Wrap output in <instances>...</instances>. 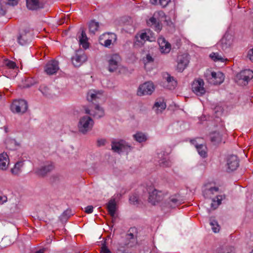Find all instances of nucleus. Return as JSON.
<instances>
[{
	"label": "nucleus",
	"mask_w": 253,
	"mask_h": 253,
	"mask_svg": "<svg viewBox=\"0 0 253 253\" xmlns=\"http://www.w3.org/2000/svg\"><path fill=\"white\" fill-rule=\"evenodd\" d=\"M93 124L94 121L91 117L84 116L80 118L78 123L79 131L83 134H85L92 128Z\"/></svg>",
	"instance_id": "obj_1"
},
{
	"label": "nucleus",
	"mask_w": 253,
	"mask_h": 253,
	"mask_svg": "<svg viewBox=\"0 0 253 253\" xmlns=\"http://www.w3.org/2000/svg\"><path fill=\"white\" fill-rule=\"evenodd\" d=\"M131 148V146L123 139H114L111 141V150L118 154L128 150H130Z\"/></svg>",
	"instance_id": "obj_2"
},
{
	"label": "nucleus",
	"mask_w": 253,
	"mask_h": 253,
	"mask_svg": "<svg viewBox=\"0 0 253 253\" xmlns=\"http://www.w3.org/2000/svg\"><path fill=\"white\" fill-rule=\"evenodd\" d=\"M28 108L27 102L24 99L14 100L11 105V110L12 112L18 114L25 113Z\"/></svg>",
	"instance_id": "obj_3"
},
{
	"label": "nucleus",
	"mask_w": 253,
	"mask_h": 253,
	"mask_svg": "<svg viewBox=\"0 0 253 253\" xmlns=\"http://www.w3.org/2000/svg\"><path fill=\"white\" fill-rule=\"evenodd\" d=\"M84 108L85 114L89 115L94 118L100 119L105 116L104 109L101 107L98 104L94 103V108L91 107L90 109L86 107H84Z\"/></svg>",
	"instance_id": "obj_4"
},
{
	"label": "nucleus",
	"mask_w": 253,
	"mask_h": 253,
	"mask_svg": "<svg viewBox=\"0 0 253 253\" xmlns=\"http://www.w3.org/2000/svg\"><path fill=\"white\" fill-rule=\"evenodd\" d=\"M154 90V86L152 82H147L140 84L137 91V95L143 96L151 95Z\"/></svg>",
	"instance_id": "obj_5"
},
{
	"label": "nucleus",
	"mask_w": 253,
	"mask_h": 253,
	"mask_svg": "<svg viewBox=\"0 0 253 253\" xmlns=\"http://www.w3.org/2000/svg\"><path fill=\"white\" fill-rule=\"evenodd\" d=\"M233 37L229 33H225L222 38L220 40L218 44L224 51L229 50L232 46Z\"/></svg>",
	"instance_id": "obj_6"
},
{
	"label": "nucleus",
	"mask_w": 253,
	"mask_h": 253,
	"mask_svg": "<svg viewBox=\"0 0 253 253\" xmlns=\"http://www.w3.org/2000/svg\"><path fill=\"white\" fill-rule=\"evenodd\" d=\"M153 187H149L147 190L149 193L148 201L152 205H155L157 203L160 202L163 199L162 193L161 191H159L156 189H153Z\"/></svg>",
	"instance_id": "obj_7"
},
{
	"label": "nucleus",
	"mask_w": 253,
	"mask_h": 253,
	"mask_svg": "<svg viewBox=\"0 0 253 253\" xmlns=\"http://www.w3.org/2000/svg\"><path fill=\"white\" fill-rule=\"evenodd\" d=\"M204 82L201 79L195 80L192 84L193 92L198 96H203L206 93V89L204 87Z\"/></svg>",
	"instance_id": "obj_8"
},
{
	"label": "nucleus",
	"mask_w": 253,
	"mask_h": 253,
	"mask_svg": "<svg viewBox=\"0 0 253 253\" xmlns=\"http://www.w3.org/2000/svg\"><path fill=\"white\" fill-rule=\"evenodd\" d=\"M227 172H231L236 170L239 166V160L236 155H230L226 158Z\"/></svg>",
	"instance_id": "obj_9"
},
{
	"label": "nucleus",
	"mask_w": 253,
	"mask_h": 253,
	"mask_svg": "<svg viewBox=\"0 0 253 253\" xmlns=\"http://www.w3.org/2000/svg\"><path fill=\"white\" fill-rule=\"evenodd\" d=\"M112 39L114 41L117 40V35L114 33H104L99 38V41L100 44L105 47H109L112 43Z\"/></svg>",
	"instance_id": "obj_10"
},
{
	"label": "nucleus",
	"mask_w": 253,
	"mask_h": 253,
	"mask_svg": "<svg viewBox=\"0 0 253 253\" xmlns=\"http://www.w3.org/2000/svg\"><path fill=\"white\" fill-rule=\"evenodd\" d=\"M121 61V57L118 54H114L109 57L108 71L110 72H114L116 71L119 67V64Z\"/></svg>",
	"instance_id": "obj_11"
},
{
	"label": "nucleus",
	"mask_w": 253,
	"mask_h": 253,
	"mask_svg": "<svg viewBox=\"0 0 253 253\" xmlns=\"http://www.w3.org/2000/svg\"><path fill=\"white\" fill-rule=\"evenodd\" d=\"M253 78V71L250 69L242 70L236 75V79L239 82L242 81V83L245 85L249 81Z\"/></svg>",
	"instance_id": "obj_12"
},
{
	"label": "nucleus",
	"mask_w": 253,
	"mask_h": 253,
	"mask_svg": "<svg viewBox=\"0 0 253 253\" xmlns=\"http://www.w3.org/2000/svg\"><path fill=\"white\" fill-rule=\"evenodd\" d=\"M189 62V55L183 54L177 57V70L179 72H182L187 67Z\"/></svg>",
	"instance_id": "obj_13"
},
{
	"label": "nucleus",
	"mask_w": 253,
	"mask_h": 253,
	"mask_svg": "<svg viewBox=\"0 0 253 253\" xmlns=\"http://www.w3.org/2000/svg\"><path fill=\"white\" fill-rule=\"evenodd\" d=\"M59 69V63L55 60L48 61L44 67V72L49 75L55 74Z\"/></svg>",
	"instance_id": "obj_14"
},
{
	"label": "nucleus",
	"mask_w": 253,
	"mask_h": 253,
	"mask_svg": "<svg viewBox=\"0 0 253 253\" xmlns=\"http://www.w3.org/2000/svg\"><path fill=\"white\" fill-rule=\"evenodd\" d=\"M54 169V166L51 162H47L44 165L42 166L41 168L38 169L35 173L41 177L45 176L47 173L51 172Z\"/></svg>",
	"instance_id": "obj_15"
},
{
	"label": "nucleus",
	"mask_w": 253,
	"mask_h": 253,
	"mask_svg": "<svg viewBox=\"0 0 253 253\" xmlns=\"http://www.w3.org/2000/svg\"><path fill=\"white\" fill-rule=\"evenodd\" d=\"M26 6L30 10H38L44 6L42 0H26Z\"/></svg>",
	"instance_id": "obj_16"
},
{
	"label": "nucleus",
	"mask_w": 253,
	"mask_h": 253,
	"mask_svg": "<svg viewBox=\"0 0 253 253\" xmlns=\"http://www.w3.org/2000/svg\"><path fill=\"white\" fill-rule=\"evenodd\" d=\"M78 52L77 51L75 55L71 58L72 64L75 67L81 66L87 60V57L84 54H79Z\"/></svg>",
	"instance_id": "obj_17"
},
{
	"label": "nucleus",
	"mask_w": 253,
	"mask_h": 253,
	"mask_svg": "<svg viewBox=\"0 0 253 253\" xmlns=\"http://www.w3.org/2000/svg\"><path fill=\"white\" fill-rule=\"evenodd\" d=\"M158 42L162 53H168L169 52L171 49V45L164 37L159 38Z\"/></svg>",
	"instance_id": "obj_18"
},
{
	"label": "nucleus",
	"mask_w": 253,
	"mask_h": 253,
	"mask_svg": "<svg viewBox=\"0 0 253 253\" xmlns=\"http://www.w3.org/2000/svg\"><path fill=\"white\" fill-rule=\"evenodd\" d=\"M80 31L81 32V35L79 36L80 44L82 45L83 47L86 49L89 47L88 38L84 28H80Z\"/></svg>",
	"instance_id": "obj_19"
},
{
	"label": "nucleus",
	"mask_w": 253,
	"mask_h": 253,
	"mask_svg": "<svg viewBox=\"0 0 253 253\" xmlns=\"http://www.w3.org/2000/svg\"><path fill=\"white\" fill-rule=\"evenodd\" d=\"M153 33H152V32L150 31V30H148V32H145L141 33L140 34H137L135 36V38L137 39V42H139L138 38H139L141 40L143 41H153L155 40V38L153 37L152 35Z\"/></svg>",
	"instance_id": "obj_20"
},
{
	"label": "nucleus",
	"mask_w": 253,
	"mask_h": 253,
	"mask_svg": "<svg viewBox=\"0 0 253 253\" xmlns=\"http://www.w3.org/2000/svg\"><path fill=\"white\" fill-rule=\"evenodd\" d=\"M137 229L135 227H131L127 231V233L126 235L127 240H129L132 243L137 242Z\"/></svg>",
	"instance_id": "obj_21"
},
{
	"label": "nucleus",
	"mask_w": 253,
	"mask_h": 253,
	"mask_svg": "<svg viewBox=\"0 0 253 253\" xmlns=\"http://www.w3.org/2000/svg\"><path fill=\"white\" fill-rule=\"evenodd\" d=\"M210 139L211 142L213 145H217L221 142L222 140V135L218 131H212L210 134Z\"/></svg>",
	"instance_id": "obj_22"
},
{
	"label": "nucleus",
	"mask_w": 253,
	"mask_h": 253,
	"mask_svg": "<svg viewBox=\"0 0 253 253\" xmlns=\"http://www.w3.org/2000/svg\"><path fill=\"white\" fill-rule=\"evenodd\" d=\"M211 79H213V84H220L224 81V74L218 72L216 73L215 72H212L211 73Z\"/></svg>",
	"instance_id": "obj_23"
},
{
	"label": "nucleus",
	"mask_w": 253,
	"mask_h": 253,
	"mask_svg": "<svg viewBox=\"0 0 253 253\" xmlns=\"http://www.w3.org/2000/svg\"><path fill=\"white\" fill-rule=\"evenodd\" d=\"M9 164V158L6 153L0 154V169L5 170Z\"/></svg>",
	"instance_id": "obj_24"
},
{
	"label": "nucleus",
	"mask_w": 253,
	"mask_h": 253,
	"mask_svg": "<svg viewBox=\"0 0 253 253\" xmlns=\"http://www.w3.org/2000/svg\"><path fill=\"white\" fill-rule=\"evenodd\" d=\"M167 76L165 78L168 84L166 87L170 90L174 89L177 85V81L174 79L173 77L171 76L168 73H167Z\"/></svg>",
	"instance_id": "obj_25"
},
{
	"label": "nucleus",
	"mask_w": 253,
	"mask_h": 253,
	"mask_svg": "<svg viewBox=\"0 0 253 253\" xmlns=\"http://www.w3.org/2000/svg\"><path fill=\"white\" fill-rule=\"evenodd\" d=\"M108 211L112 217L115 218L116 210V203L115 199H111L107 204Z\"/></svg>",
	"instance_id": "obj_26"
},
{
	"label": "nucleus",
	"mask_w": 253,
	"mask_h": 253,
	"mask_svg": "<svg viewBox=\"0 0 253 253\" xmlns=\"http://www.w3.org/2000/svg\"><path fill=\"white\" fill-rule=\"evenodd\" d=\"M181 204L176 195L170 196L167 202V206L169 208H174Z\"/></svg>",
	"instance_id": "obj_27"
},
{
	"label": "nucleus",
	"mask_w": 253,
	"mask_h": 253,
	"mask_svg": "<svg viewBox=\"0 0 253 253\" xmlns=\"http://www.w3.org/2000/svg\"><path fill=\"white\" fill-rule=\"evenodd\" d=\"M166 103L164 102V99H160L156 101L153 106V109L156 108V112L157 114L161 113L166 108Z\"/></svg>",
	"instance_id": "obj_28"
},
{
	"label": "nucleus",
	"mask_w": 253,
	"mask_h": 253,
	"mask_svg": "<svg viewBox=\"0 0 253 253\" xmlns=\"http://www.w3.org/2000/svg\"><path fill=\"white\" fill-rule=\"evenodd\" d=\"M23 162L18 161L16 162L13 168L10 169L12 174L14 175H19L21 172V168L23 166Z\"/></svg>",
	"instance_id": "obj_29"
},
{
	"label": "nucleus",
	"mask_w": 253,
	"mask_h": 253,
	"mask_svg": "<svg viewBox=\"0 0 253 253\" xmlns=\"http://www.w3.org/2000/svg\"><path fill=\"white\" fill-rule=\"evenodd\" d=\"M99 27V22L95 21V20H91L88 24L89 32L94 35L95 32L98 30Z\"/></svg>",
	"instance_id": "obj_30"
},
{
	"label": "nucleus",
	"mask_w": 253,
	"mask_h": 253,
	"mask_svg": "<svg viewBox=\"0 0 253 253\" xmlns=\"http://www.w3.org/2000/svg\"><path fill=\"white\" fill-rule=\"evenodd\" d=\"M17 41L19 44L24 45L30 42V40L28 38L27 33H24L19 35L17 38Z\"/></svg>",
	"instance_id": "obj_31"
},
{
	"label": "nucleus",
	"mask_w": 253,
	"mask_h": 253,
	"mask_svg": "<svg viewBox=\"0 0 253 253\" xmlns=\"http://www.w3.org/2000/svg\"><path fill=\"white\" fill-rule=\"evenodd\" d=\"M73 213L71 209H67L62 214L59 216V218L60 221L63 223L66 222L68 219L72 215Z\"/></svg>",
	"instance_id": "obj_32"
},
{
	"label": "nucleus",
	"mask_w": 253,
	"mask_h": 253,
	"mask_svg": "<svg viewBox=\"0 0 253 253\" xmlns=\"http://www.w3.org/2000/svg\"><path fill=\"white\" fill-rule=\"evenodd\" d=\"M195 147L196 148L198 153L201 157L203 158H206L207 156V153L206 151L207 147L205 145L203 144H196L195 145Z\"/></svg>",
	"instance_id": "obj_33"
},
{
	"label": "nucleus",
	"mask_w": 253,
	"mask_h": 253,
	"mask_svg": "<svg viewBox=\"0 0 253 253\" xmlns=\"http://www.w3.org/2000/svg\"><path fill=\"white\" fill-rule=\"evenodd\" d=\"M133 138L138 142L141 143L147 140L146 136L141 132H137L133 135Z\"/></svg>",
	"instance_id": "obj_34"
},
{
	"label": "nucleus",
	"mask_w": 253,
	"mask_h": 253,
	"mask_svg": "<svg viewBox=\"0 0 253 253\" xmlns=\"http://www.w3.org/2000/svg\"><path fill=\"white\" fill-rule=\"evenodd\" d=\"M210 224L212 227V230L213 232L217 233L219 231V225L217 221L213 217L210 218Z\"/></svg>",
	"instance_id": "obj_35"
},
{
	"label": "nucleus",
	"mask_w": 253,
	"mask_h": 253,
	"mask_svg": "<svg viewBox=\"0 0 253 253\" xmlns=\"http://www.w3.org/2000/svg\"><path fill=\"white\" fill-rule=\"evenodd\" d=\"M217 253H235L234 248L233 247H221L218 249Z\"/></svg>",
	"instance_id": "obj_36"
},
{
	"label": "nucleus",
	"mask_w": 253,
	"mask_h": 253,
	"mask_svg": "<svg viewBox=\"0 0 253 253\" xmlns=\"http://www.w3.org/2000/svg\"><path fill=\"white\" fill-rule=\"evenodd\" d=\"M210 57L214 62H223L224 61V59L218 53L212 52L210 54Z\"/></svg>",
	"instance_id": "obj_37"
},
{
	"label": "nucleus",
	"mask_w": 253,
	"mask_h": 253,
	"mask_svg": "<svg viewBox=\"0 0 253 253\" xmlns=\"http://www.w3.org/2000/svg\"><path fill=\"white\" fill-rule=\"evenodd\" d=\"M99 97L97 96V93L95 92L94 93H91L90 95H88L87 100L89 102H92V104L94 105V103L98 104V99Z\"/></svg>",
	"instance_id": "obj_38"
},
{
	"label": "nucleus",
	"mask_w": 253,
	"mask_h": 253,
	"mask_svg": "<svg viewBox=\"0 0 253 253\" xmlns=\"http://www.w3.org/2000/svg\"><path fill=\"white\" fill-rule=\"evenodd\" d=\"M159 165L163 167H169L171 166V162L168 158L164 157L159 161Z\"/></svg>",
	"instance_id": "obj_39"
},
{
	"label": "nucleus",
	"mask_w": 253,
	"mask_h": 253,
	"mask_svg": "<svg viewBox=\"0 0 253 253\" xmlns=\"http://www.w3.org/2000/svg\"><path fill=\"white\" fill-rule=\"evenodd\" d=\"M39 90L41 91L42 94L45 96H49L50 95L49 88L44 85H42L40 86Z\"/></svg>",
	"instance_id": "obj_40"
},
{
	"label": "nucleus",
	"mask_w": 253,
	"mask_h": 253,
	"mask_svg": "<svg viewBox=\"0 0 253 253\" xmlns=\"http://www.w3.org/2000/svg\"><path fill=\"white\" fill-rule=\"evenodd\" d=\"M3 63L9 69H15L17 68L15 62L8 59H4Z\"/></svg>",
	"instance_id": "obj_41"
},
{
	"label": "nucleus",
	"mask_w": 253,
	"mask_h": 253,
	"mask_svg": "<svg viewBox=\"0 0 253 253\" xmlns=\"http://www.w3.org/2000/svg\"><path fill=\"white\" fill-rule=\"evenodd\" d=\"M8 240L9 238L7 236L4 237L2 239L0 243L1 245H0L1 249L5 248L11 244V241L8 242Z\"/></svg>",
	"instance_id": "obj_42"
},
{
	"label": "nucleus",
	"mask_w": 253,
	"mask_h": 253,
	"mask_svg": "<svg viewBox=\"0 0 253 253\" xmlns=\"http://www.w3.org/2000/svg\"><path fill=\"white\" fill-rule=\"evenodd\" d=\"M129 202L130 204L134 205H138L140 203L138 197L136 194H133L129 197Z\"/></svg>",
	"instance_id": "obj_43"
},
{
	"label": "nucleus",
	"mask_w": 253,
	"mask_h": 253,
	"mask_svg": "<svg viewBox=\"0 0 253 253\" xmlns=\"http://www.w3.org/2000/svg\"><path fill=\"white\" fill-rule=\"evenodd\" d=\"M143 62L145 64L154 62V58L150 54H147L145 57L143 58Z\"/></svg>",
	"instance_id": "obj_44"
},
{
	"label": "nucleus",
	"mask_w": 253,
	"mask_h": 253,
	"mask_svg": "<svg viewBox=\"0 0 253 253\" xmlns=\"http://www.w3.org/2000/svg\"><path fill=\"white\" fill-rule=\"evenodd\" d=\"M97 146L98 147L105 146L107 140L105 138L98 139L97 140Z\"/></svg>",
	"instance_id": "obj_45"
},
{
	"label": "nucleus",
	"mask_w": 253,
	"mask_h": 253,
	"mask_svg": "<svg viewBox=\"0 0 253 253\" xmlns=\"http://www.w3.org/2000/svg\"><path fill=\"white\" fill-rule=\"evenodd\" d=\"M101 253H111V251L106 245V241H104L101 247Z\"/></svg>",
	"instance_id": "obj_46"
},
{
	"label": "nucleus",
	"mask_w": 253,
	"mask_h": 253,
	"mask_svg": "<svg viewBox=\"0 0 253 253\" xmlns=\"http://www.w3.org/2000/svg\"><path fill=\"white\" fill-rule=\"evenodd\" d=\"M157 22L156 18L152 17L147 21V23L148 25L152 26L154 25Z\"/></svg>",
	"instance_id": "obj_47"
},
{
	"label": "nucleus",
	"mask_w": 253,
	"mask_h": 253,
	"mask_svg": "<svg viewBox=\"0 0 253 253\" xmlns=\"http://www.w3.org/2000/svg\"><path fill=\"white\" fill-rule=\"evenodd\" d=\"M214 111L216 114V116L217 117L223 113V109L221 107L217 106L214 108Z\"/></svg>",
	"instance_id": "obj_48"
},
{
	"label": "nucleus",
	"mask_w": 253,
	"mask_h": 253,
	"mask_svg": "<svg viewBox=\"0 0 253 253\" xmlns=\"http://www.w3.org/2000/svg\"><path fill=\"white\" fill-rule=\"evenodd\" d=\"M216 198L217 199V206L216 207H213L214 204L213 203L211 204V207L213 208L214 209H215L218 206H219L220 204H221V201L222 199V196L218 195V196H217Z\"/></svg>",
	"instance_id": "obj_49"
},
{
	"label": "nucleus",
	"mask_w": 253,
	"mask_h": 253,
	"mask_svg": "<svg viewBox=\"0 0 253 253\" xmlns=\"http://www.w3.org/2000/svg\"><path fill=\"white\" fill-rule=\"evenodd\" d=\"M170 1V0H159L158 3L163 7H165Z\"/></svg>",
	"instance_id": "obj_50"
},
{
	"label": "nucleus",
	"mask_w": 253,
	"mask_h": 253,
	"mask_svg": "<svg viewBox=\"0 0 253 253\" xmlns=\"http://www.w3.org/2000/svg\"><path fill=\"white\" fill-rule=\"evenodd\" d=\"M93 207L92 206H88L85 208V212L86 213H91L93 212Z\"/></svg>",
	"instance_id": "obj_51"
},
{
	"label": "nucleus",
	"mask_w": 253,
	"mask_h": 253,
	"mask_svg": "<svg viewBox=\"0 0 253 253\" xmlns=\"http://www.w3.org/2000/svg\"><path fill=\"white\" fill-rule=\"evenodd\" d=\"M19 0H7V4L10 5L15 6L16 5Z\"/></svg>",
	"instance_id": "obj_52"
},
{
	"label": "nucleus",
	"mask_w": 253,
	"mask_h": 253,
	"mask_svg": "<svg viewBox=\"0 0 253 253\" xmlns=\"http://www.w3.org/2000/svg\"><path fill=\"white\" fill-rule=\"evenodd\" d=\"M154 26L155 28V31L157 32L160 31L162 28V25L158 21Z\"/></svg>",
	"instance_id": "obj_53"
},
{
	"label": "nucleus",
	"mask_w": 253,
	"mask_h": 253,
	"mask_svg": "<svg viewBox=\"0 0 253 253\" xmlns=\"http://www.w3.org/2000/svg\"><path fill=\"white\" fill-rule=\"evenodd\" d=\"M248 57L253 62V48L250 49L248 52Z\"/></svg>",
	"instance_id": "obj_54"
},
{
	"label": "nucleus",
	"mask_w": 253,
	"mask_h": 253,
	"mask_svg": "<svg viewBox=\"0 0 253 253\" xmlns=\"http://www.w3.org/2000/svg\"><path fill=\"white\" fill-rule=\"evenodd\" d=\"M6 13V10L2 7L1 0H0V16L4 15Z\"/></svg>",
	"instance_id": "obj_55"
},
{
	"label": "nucleus",
	"mask_w": 253,
	"mask_h": 253,
	"mask_svg": "<svg viewBox=\"0 0 253 253\" xmlns=\"http://www.w3.org/2000/svg\"><path fill=\"white\" fill-rule=\"evenodd\" d=\"M7 201V197L5 196L2 197L0 196V204H2Z\"/></svg>",
	"instance_id": "obj_56"
},
{
	"label": "nucleus",
	"mask_w": 253,
	"mask_h": 253,
	"mask_svg": "<svg viewBox=\"0 0 253 253\" xmlns=\"http://www.w3.org/2000/svg\"><path fill=\"white\" fill-rule=\"evenodd\" d=\"M219 190V188L217 187H211L209 189V191L211 192L212 193H213V191L217 192Z\"/></svg>",
	"instance_id": "obj_57"
},
{
	"label": "nucleus",
	"mask_w": 253,
	"mask_h": 253,
	"mask_svg": "<svg viewBox=\"0 0 253 253\" xmlns=\"http://www.w3.org/2000/svg\"><path fill=\"white\" fill-rule=\"evenodd\" d=\"M9 141L11 143H13L15 146H19V144L14 139H10Z\"/></svg>",
	"instance_id": "obj_58"
},
{
	"label": "nucleus",
	"mask_w": 253,
	"mask_h": 253,
	"mask_svg": "<svg viewBox=\"0 0 253 253\" xmlns=\"http://www.w3.org/2000/svg\"><path fill=\"white\" fill-rule=\"evenodd\" d=\"M5 97L4 95L2 94L1 92H0V100L4 99Z\"/></svg>",
	"instance_id": "obj_59"
},
{
	"label": "nucleus",
	"mask_w": 253,
	"mask_h": 253,
	"mask_svg": "<svg viewBox=\"0 0 253 253\" xmlns=\"http://www.w3.org/2000/svg\"><path fill=\"white\" fill-rule=\"evenodd\" d=\"M191 142L195 146L196 144H198L195 139H192L191 140Z\"/></svg>",
	"instance_id": "obj_60"
},
{
	"label": "nucleus",
	"mask_w": 253,
	"mask_h": 253,
	"mask_svg": "<svg viewBox=\"0 0 253 253\" xmlns=\"http://www.w3.org/2000/svg\"><path fill=\"white\" fill-rule=\"evenodd\" d=\"M116 217L115 216V218L114 217V218L112 217V222L113 223H114L115 222V221L116 220Z\"/></svg>",
	"instance_id": "obj_61"
},
{
	"label": "nucleus",
	"mask_w": 253,
	"mask_h": 253,
	"mask_svg": "<svg viewBox=\"0 0 253 253\" xmlns=\"http://www.w3.org/2000/svg\"><path fill=\"white\" fill-rule=\"evenodd\" d=\"M250 253H253V249L252 250V251Z\"/></svg>",
	"instance_id": "obj_62"
},
{
	"label": "nucleus",
	"mask_w": 253,
	"mask_h": 253,
	"mask_svg": "<svg viewBox=\"0 0 253 253\" xmlns=\"http://www.w3.org/2000/svg\"><path fill=\"white\" fill-rule=\"evenodd\" d=\"M5 130L6 132H7V128H5Z\"/></svg>",
	"instance_id": "obj_63"
}]
</instances>
